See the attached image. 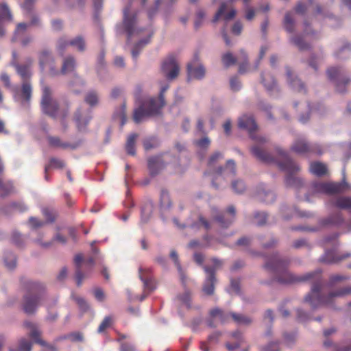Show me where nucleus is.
Segmentation results:
<instances>
[{
  "mask_svg": "<svg viewBox=\"0 0 351 351\" xmlns=\"http://www.w3.org/2000/svg\"><path fill=\"white\" fill-rule=\"evenodd\" d=\"M206 276L202 285V291L206 295H213L215 291V287L217 282L215 271L208 266H203Z\"/></svg>",
  "mask_w": 351,
  "mask_h": 351,
  "instance_id": "14",
  "label": "nucleus"
},
{
  "mask_svg": "<svg viewBox=\"0 0 351 351\" xmlns=\"http://www.w3.org/2000/svg\"><path fill=\"white\" fill-rule=\"evenodd\" d=\"M91 119L90 110L87 108H80L75 114V121L80 131L85 129Z\"/></svg>",
  "mask_w": 351,
  "mask_h": 351,
  "instance_id": "20",
  "label": "nucleus"
},
{
  "mask_svg": "<svg viewBox=\"0 0 351 351\" xmlns=\"http://www.w3.org/2000/svg\"><path fill=\"white\" fill-rule=\"evenodd\" d=\"M188 80L193 79L202 80L206 74L204 66L197 62V57L195 56L194 60L187 65Z\"/></svg>",
  "mask_w": 351,
  "mask_h": 351,
  "instance_id": "17",
  "label": "nucleus"
},
{
  "mask_svg": "<svg viewBox=\"0 0 351 351\" xmlns=\"http://www.w3.org/2000/svg\"><path fill=\"white\" fill-rule=\"evenodd\" d=\"M348 256L349 254H346L341 258H339L336 256L334 249L327 250H326L325 254L320 258V261L326 263H332Z\"/></svg>",
  "mask_w": 351,
  "mask_h": 351,
  "instance_id": "39",
  "label": "nucleus"
},
{
  "mask_svg": "<svg viewBox=\"0 0 351 351\" xmlns=\"http://www.w3.org/2000/svg\"><path fill=\"white\" fill-rule=\"evenodd\" d=\"M289 261L278 254H274L265 263V267L277 275L280 283H293L309 280L319 274V271L308 272L302 276H296L287 269Z\"/></svg>",
  "mask_w": 351,
  "mask_h": 351,
  "instance_id": "2",
  "label": "nucleus"
},
{
  "mask_svg": "<svg viewBox=\"0 0 351 351\" xmlns=\"http://www.w3.org/2000/svg\"><path fill=\"white\" fill-rule=\"evenodd\" d=\"M351 51L350 44H345L335 52V56L339 59H346L349 57Z\"/></svg>",
  "mask_w": 351,
  "mask_h": 351,
  "instance_id": "49",
  "label": "nucleus"
},
{
  "mask_svg": "<svg viewBox=\"0 0 351 351\" xmlns=\"http://www.w3.org/2000/svg\"><path fill=\"white\" fill-rule=\"evenodd\" d=\"M28 27V25L25 23H21L17 25L16 29L14 32V36L12 38V41H16L19 40L25 32Z\"/></svg>",
  "mask_w": 351,
  "mask_h": 351,
  "instance_id": "54",
  "label": "nucleus"
},
{
  "mask_svg": "<svg viewBox=\"0 0 351 351\" xmlns=\"http://www.w3.org/2000/svg\"><path fill=\"white\" fill-rule=\"evenodd\" d=\"M261 351H280L278 342H271L261 348Z\"/></svg>",
  "mask_w": 351,
  "mask_h": 351,
  "instance_id": "64",
  "label": "nucleus"
},
{
  "mask_svg": "<svg viewBox=\"0 0 351 351\" xmlns=\"http://www.w3.org/2000/svg\"><path fill=\"white\" fill-rule=\"evenodd\" d=\"M230 317L238 324H249L252 322L250 317L243 315L234 313L230 315H225L220 308H214L210 312V317L207 320V324L210 328H215L218 323L224 324L227 322Z\"/></svg>",
  "mask_w": 351,
  "mask_h": 351,
  "instance_id": "6",
  "label": "nucleus"
},
{
  "mask_svg": "<svg viewBox=\"0 0 351 351\" xmlns=\"http://www.w3.org/2000/svg\"><path fill=\"white\" fill-rule=\"evenodd\" d=\"M170 257L173 259L174 263H175V265L177 267V269L180 274V278L182 280V281L184 282V273H183V271L182 269V267H181V265L179 263V259H178V255L176 252V250H171V252H170Z\"/></svg>",
  "mask_w": 351,
  "mask_h": 351,
  "instance_id": "53",
  "label": "nucleus"
},
{
  "mask_svg": "<svg viewBox=\"0 0 351 351\" xmlns=\"http://www.w3.org/2000/svg\"><path fill=\"white\" fill-rule=\"evenodd\" d=\"M309 171L313 175L321 177L327 174L328 169L326 165L319 162H311Z\"/></svg>",
  "mask_w": 351,
  "mask_h": 351,
  "instance_id": "36",
  "label": "nucleus"
},
{
  "mask_svg": "<svg viewBox=\"0 0 351 351\" xmlns=\"http://www.w3.org/2000/svg\"><path fill=\"white\" fill-rule=\"evenodd\" d=\"M113 322V319L110 316L106 317L98 327V332H103L106 328H109Z\"/></svg>",
  "mask_w": 351,
  "mask_h": 351,
  "instance_id": "58",
  "label": "nucleus"
},
{
  "mask_svg": "<svg viewBox=\"0 0 351 351\" xmlns=\"http://www.w3.org/2000/svg\"><path fill=\"white\" fill-rule=\"evenodd\" d=\"M44 233L42 232H38V237L34 239V242L39 245L40 247L43 248H49L50 247L53 242L58 241L59 243H61L62 244H65L66 243V239L65 237L62 236L60 233H57L54 235L53 239L51 241L43 242V237H44Z\"/></svg>",
  "mask_w": 351,
  "mask_h": 351,
  "instance_id": "24",
  "label": "nucleus"
},
{
  "mask_svg": "<svg viewBox=\"0 0 351 351\" xmlns=\"http://www.w3.org/2000/svg\"><path fill=\"white\" fill-rule=\"evenodd\" d=\"M236 209L232 205L229 206L226 212L219 213L217 208H213L212 217L214 221L219 223L222 228H227L230 226L235 219Z\"/></svg>",
  "mask_w": 351,
  "mask_h": 351,
  "instance_id": "11",
  "label": "nucleus"
},
{
  "mask_svg": "<svg viewBox=\"0 0 351 351\" xmlns=\"http://www.w3.org/2000/svg\"><path fill=\"white\" fill-rule=\"evenodd\" d=\"M41 109L43 113L53 117L64 118L68 114V108H62L53 96L52 89L47 85H42Z\"/></svg>",
  "mask_w": 351,
  "mask_h": 351,
  "instance_id": "5",
  "label": "nucleus"
},
{
  "mask_svg": "<svg viewBox=\"0 0 351 351\" xmlns=\"http://www.w3.org/2000/svg\"><path fill=\"white\" fill-rule=\"evenodd\" d=\"M76 67V61L73 56H69L64 58L60 69V74L65 75L72 73Z\"/></svg>",
  "mask_w": 351,
  "mask_h": 351,
  "instance_id": "32",
  "label": "nucleus"
},
{
  "mask_svg": "<svg viewBox=\"0 0 351 351\" xmlns=\"http://www.w3.org/2000/svg\"><path fill=\"white\" fill-rule=\"evenodd\" d=\"M261 83L270 95H275L278 92L276 80L269 73L264 72L261 74Z\"/></svg>",
  "mask_w": 351,
  "mask_h": 351,
  "instance_id": "23",
  "label": "nucleus"
},
{
  "mask_svg": "<svg viewBox=\"0 0 351 351\" xmlns=\"http://www.w3.org/2000/svg\"><path fill=\"white\" fill-rule=\"evenodd\" d=\"M221 59L223 64L226 67L233 65L237 61V59L233 56V55L229 52L223 54Z\"/></svg>",
  "mask_w": 351,
  "mask_h": 351,
  "instance_id": "59",
  "label": "nucleus"
},
{
  "mask_svg": "<svg viewBox=\"0 0 351 351\" xmlns=\"http://www.w3.org/2000/svg\"><path fill=\"white\" fill-rule=\"evenodd\" d=\"M32 342L22 338L19 342L17 348H10V351H31L32 350Z\"/></svg>",
  "mask_w": 351,
  "mask_h": 351,
  "instance_id": "48",
  "label": "nucleus"
},
{
  "mask_svg": "<svg viewBox=\"0 0 351 351\" xmlns=\"http://www.w3.org/2000/svg\"><path fill=\"white\" fill-rule=\"evenodd\" d=\"M290 41L301 51L306 50L309 48V45L304 41L302 35L292 36L290 38Z\"/></svg>",
  "mask_w": 351,
  "mask_h": 351,
  "instance_id": "42",
  "label": "nucleus"
},
{
  "mask_svg": "<svg viewBox=\"0 0 351 351\" xmlns=\"http://www.w3.org/2000/svg\"><path fill=\"white\" fill-rule=\"evenodd\" d=\"M171 206L169 193L166 190H161L160 194V206L162 211L169 209Z\"/></svg>",
  "mask_w": 351,
  "mask_h": 351,
  "instance_id": "44",
  "label": "nucleus"
},
{
  "mask_svg": "<svg viewBox=\"0 0 351 351\" xmlns=\"http://www.w3.org/2000/svg\"><path fill=\"white\" fill-rule=\"evenodd\" d=\"M84 264L86 267L85 271H84V274L86 276L84 279H86L89 276L92 271L93 267L95 265V259L93 257H90L84 263Z\"/></svg>",
  "mask_w": 351,
  "mask_h": 351,
  "instance_id": "61",
  "label": "nucleus"
},
{
  "mask_svg": "<svg viewBox=\"0 0 351 351\" xmlns=\"http://www.w3.org/2000/svg\"><path fill=\"white\" fill-rule=\"evenodd\" d=\"M83 256L82 254H77L75 256V263L76 265L75 269V280L77 286H80L83 280H84V277L86 276L84 274V271L82 269L81 263L83 261Z\"/></svg>",
  "mask_w": 351,
  "mask_h": 351,
  "instance_id": "31",
  "label": "nucleus"
},
{
  "mask_svg": "<svg viewBox=\"0 0 351 351\" xmlns=\"http://www.w3.org/2000/svg\"><path fill=\"white\" fill-rule=\"evenodd\" d=\"M138 21L136 14L130 12V6L123 10V25L125 32L128 34V40L134 36L140 35L144 29L137 26Z\"/></svg>",
  "mask_w": 351,
  "mask_h": 351,
  "instance_id": "9",
  "label": "nucleus"
},
{
  "mask_svg": "<svg viewBox=\"0 0 351 351\" xmlns=\"http://www.w3.org/2000/svg\"><path fill=\"white\" fill-rule=\"evenodd\" d=\"M3 263L8 269L12 270L16 267V258L12 252H6L3 256Z\"/></svg>",
  "mask_w": 351,
  "mask_h": 351,
  "instance_id": "45",
  "label": "nucleus"
},
{
  "mask_svg": "<svg viewBox=\"0 0 351 351\" xmlns=\"http://www.w3.org/2000/svg\"><path fill=\"white\" fill-rule=\"evenodd\" d=\"M231 189L237 194H241L245 191L247 186L241 178H235L231 182Z\"/></svg>",
  "mask_w": 351,
  "mask_h": 351,
  "instance_id": "43",
  "label": "nucleus"
},
{
  "mask_svg": "<svg viewBox=\"0 0 351 351\" xmlns=\"http://www.w3.org/2000/svg\"><path fill=\"white\" fill-rule=\"evenodd\" d=\"M295 19L291 12H287L284 18L283 27L289 33H293L295 30Z\"/></svg>",
  "mask_w": 351,
  "mask_h": 351,
  "instance_id": "41",
  "label": "nucleus"
},
{
  "mask_svg": "<svg viewBox=\"0 0 351 351\" xmlns=\"http://www.w3.org/2000/svg\"><path fill=\"white\" fill-rule=\"evenodd\" d=\"M286 73L288 83L294 90L298 92H306L304 84L297 77V76L294 75L290 69H287Z\"/></svg>",
  "mask_w": 351,
  "mask_h": 351,
  "instance_id": "29",
  "label": "nucleus"
},
{
  "mask_svg": "<svg viewBox=\"0 0 351 351\" xmlns=\"http://www.w3.org/2000/svg\"><path fill=\"white\" fill-rule=\"evenodd\" d=\"M28 288L32 293L25 295L24 298L25 304L23 307H36L43 305V296L36 293H41L44 291L45 289V285L39 282L29 281L28 282Z\"/></svg>",
  "mask_w": 351,
  "mask_h": 351,
  "instance_id": "8",
  "label": "nucleus"
},
{
  "mask_svg": "<svg viewBox=\"0 0 351 351\" xmlns=\"http://www.w3.org/2000/svg\"><path fill=\"white\" fill-rule=\"evenodd\" d=\"M13 186L10 182H3L0 179V196L4 197L12 191Z\"/></svg>",
  "mask_w": 351,
  "mask_h": 351,
  "instance_id": "51",
  "label": "nucleus"
},
{
  "mask_svg": "<svg viewBox=\"0 0 351 351\" xmlns=\"http://www.w3.org/2000/svg\"><path fill=\"white\" fill-rule=\"evenodd\" d=\"M322 282L319 280H317L312 285L311 291L305 296V302L314 306L328 305L331 304L335 298L351 292V287H349L338 291H331L327 295H322Z\"/></svg>",
  "mask_w": 351,
  "mask_h": 351,
  "instance_id": "4",
  "label": "nucleus"
},
{
  "mask_svg": "<svg viewBox=\"0 0 351 351\" xmlns=\"http://www.w3.org/2000/svg\"><path fill=\"white\" fill-rule=\"evenodd\" d=\"M238 125L240 128L246 130L250 137L258 143L251 149L252 153L255 157L266 163H275L281 170L287 173L285 178L287 185L295 188L302 186L303 184L302 179L293 175L298 172L300 168L285 151L281 148H277L276 149V156L274 157L266 152L261 146V144L267 142V139L264 136L254 135V133L257 130L258 126L252 116L246 114L241 116L239 119Z\"/></svg>",
  "mask_w": 351,
  "mask_h": 351,
  "instance_id": "1",
  "label": "nucleus"
},
{
  "mask_svg": "<svg viewBox=\"0 0 351 351\" xmlns=\"http://www.w3.org/2000/svg\"><path fill=\"white\" fill-rule=\"evenodd\" d=\"M146 38L140 40L133 47L132 50V56L134 60H136L141 51V49L149 43L150 38L152 35L149 32L147 33Z\"/></svg>",
  "mask_w": 351,
  "mask_h": 351,
  "instance_id": "35",
  "label": "nucleus"
},
{
  "mask_svg": "<svg viewBox=\"0 0 351 351\" xmlns=\"http://www.w3.org/2000/svg\"><path fill=\"white\" fill-rule=\"evenodd\" d=\"M139 278L143 282L145 293H151L156 288V282L151 274V269L147 267H139Z\"/></svg>",
  "mask_w": 351,
  "mask_h": 351,
  "instance_id": "15",
  "label": "nucleus"
},
{
  "mask_svg": "<svg viewBox=\"0 0 351 351\" xmlns=\"http://www.w3.org/2000/svg\"><path fill=\"white\" fill-rule=\"evenodd\" d=\"M1 210L4 214L10 215L14 212H25L27 210V206L21 202H11L1 206Z\"/></svg>",
  "mask_w": 351,
  "mask_h": 351,
  "instance_id": "28",
  "label": "nucleus"
},
{
  "mask_svg": "<svg viewBox=\"0 0 351 351\" xmlns=\"http://www.w3.org/2000/svg\"><path fill=\"white\" fill-rule=\"evenodd\" d=\"M161 71L168 80L175 79L180 72V67L175 58L169 56L165 60L161 66Z\"/></svg>",
  "mask_w": 351,
  "mask_h": 351,
  "instance_id": "13",
  "label": "nucleus"
},
{
  "mask_svg": "<svg viewBox=\"0 0 351 351\" xmlns=\"http://www.w3.org/2000/svg\"><path fill=\"white\" fill-rule=\"evenodd\" d=\"M328 79L335 83L337 90L339 93L345 92V86L348 83V79L344 75V70L341 67L332 66L327 70Z\"/></svg>",
  "mask_w": 351,
  "mask_h": 351,
  "instance_id": "12",
  "label": "nucleus"
},
{
  "mask_svg": "<svg viewBox=\"0 0 351 351\" xmlns=\"http://www.w3.org/2000/svg\"><path fill=\"white\" fill-rule=\"evenodd\" d=\"M32 96V86L27 82H24L21 90L16 93L14 98L19 101L22 106H27Z\"/></svg>",
  "mask_w": 351,
  "mask_h": 351,
  "instance_id": "22",
  "label": "nucleus"
},
{
  "mask_svg": "<svg viewBox=\"0 0 351 351\" xmlns=\"http://www.w3.org/2000/svg\"><path fill=\"white\" fill-rule=\"evenodd\" d=\"M154 205L152 201L148 200L145 202L141 210V223H146L149 220L153 213Z\"/></svg>",
  "mask_w": 351,
  "mask_h": 351,
  "instance_id": "33",
  "label": "nucleus"
},
{
  "mask_svg": "<svg viewBox=\"0 0 351 351\" xmlns=\"http://www.w3.org/2000/svg\"><path fill=\"white\" fill-rule=\"evenodd\" d=\"M332 204L339 208L348 210L351 212V197H337L332 201Z\"/></svg>",
  "mask_w": 351,
  "mask_h": 351,
  "instance_id": "38",
  "label": "nucleus"
},
{
  "mask_svg": "<svg viewBox=\"0 0 351 351\" xmlns=\"http://www.w3.org/2000/svg\"><path fill=\"white\" fill-rule=\"evenodd\" d=\"M229 292L231 294L239 295L240 293V282L239 280L231 279Z\"/></svg>",
  "mask_w": 351,
  "mask_h": 351,
  "instance_id": "63",
  "label": "nucleus"
},
{
  "mask_svg": "<svg viewBox=\"0 0 351 351\" xmlns=\"http://www.w3.org/2000/svg\"><path fill=\"white\" fill-rule=\"evenodd\" d=\"M223 154L221 152H214L208 159V165L209 167H213L216 162H217L219 160L223 159Z\"/></svg>",
  "mask_w": 351,
  "mask_h": 351,
  "instance_id": "57",
  "label": "nucleus"
},
{
  "mask_svg": "<svg viewBox=\"0 0 351 351\" xmlns=\"http://www.w3.org/2000/svg\"><path fill=\"white\" fill-rule=\"evenodd\" d=\"M169 88V85H162L158 98L150 97L145 99L141 106L134 110L133 120L136 123H140L149 117L154 116L160 112L165 105L164 93Z\"/></svg>",
  "mask_w": 351,
  "mask_h": 351,
  "instance_id": "3",
  "label": "nucleus"
},
{
  "mask_svg": "<svg viewBox=\"0 0 351 351\" xmlns=\"http://www.w3.org/2000/svg\"><path fill=\"white\" fill-rule=\"evenodd\" d=\"M175 304L178 306L189 307L192 305L191 292L185 291L184 293L178 294L175 298Z\"/></svg>",
  "mask_w": 351,
  "mask_h": 351,
  "instance_id": "34",
  "label": "nucleus"
},
{
  "mask_svg": "<svg viewBox=\"0 0 351 351\" xmlns=\"http://www.w3.org/2000/svg\"><path fill=\"white\" fill-rule=\"evenodd\" d=\"M168 157V154H165L151 157L148 159L147 166L152 176H156L164 168L165 164L169 161Z\"/></svg>",
  "mask_w": 351,
  "mask_h": 351,
  "instance_id": "16",
  "label": "nucleus"
},
{
  "mask_svg": "<svg viewBox=\"0 0 351 351\" xmlns=\"http://www.w3.org/2000/svg\"><path fill=\"white\" fill-rule=\"evenodd\" d=\"M236 13V10L232 8H229L228 3L223 2L218 11L216 12L213 19V22L216 23L220 18H223L225 21L228 22L234 19Z\"/></svg>",
  "mask_w": 351,
  "mask_h": 351,
  "instance_id": "19",
  "label": "nucleus"
},
{
  "mask_svg": "<svg viewBox=\"0 0 351 351\" xmlns=\"http://www.w3.org/2000/svg\"><path fill=\"white\" fill-rule=\"evenodd\" d=\"M24 326L30 330L29 336L36 343L47 348L51 351H55V348L53 346L48 344L40 339V332L34 323L25 322Z\"/></svg>",
  "mask_w": 351,
  "mask_h": 351,
  "instance_id": "21",
  "label": "nucleus"
},
{
  "mask_svg": "<svg viewBox=\"0 0 351 351\" xmlns=\"http://www.w3.org/2000/svg\"><path fill=\"white\" fill-rule=\"evenodd\" d=\"M64 167V162L62 160L53 158L50 160L49 164L45 166V171L47 173L51 168H62Z\"/></svg>",
  "mask_w": 351,
  "mask_h": 351,
  "instance_id": "56",
  "label": "nucleus"
},
{
  "mask_svg": "<svg viewBox=\"0 0 351 351\" xmlns=\"http://www.w3.org/2000/svg\"><path fill=\"white\" fill-rule=\"evenodd\" d=\"M216 174V179L217 177H222L223 178H232L235 175L236 168L235 162L233 160H228L224 167H219L215 171Z\"/></svg>",
  "mask_w": 351,
  "mask_h": 351,
  "instance_id": "25",
  "label": "nucleus"
},
{
  "mask_svg": "<svg viewBox=\"0 0 351 351\" xmlns=\"http://www.w3.org/2000/svg\"><path fill=\"white\" fill-rule=\"evenodd\" d=\"M47 69H48V74L50 76L55 77L60 74V70L56 66L55 59L47 66Z\"/></svg>",
  "mask_w": 351,
  "mask_h": 351,
  "instance_id": "62",
  "label": "nucleus"
},
{
  "mask_svg": "<svg viewBox=\"0 0 351 351\" xmlns=\"http://www.w3.org/2000/svg\"><path fill=\"white\" fill-rule=\"evenodd\" d=\"M291 149L298 154H305L308 153L322 154L323 153L320 145L309 143L304 136L297 138L293 141Z\"/></svg>",
  "mask_w": 351,
  "mask_h": 351,
  "instance_id": "10",
  "label": "nucleus"
},
{
  "mask_svg": "<svg viewBox=\"0 0 351 351\" xmlns=\"http://www.w3.org/2000/svg\"><path fill=\"white\" fill-rule=\"evenodd\" d=\"M2 12L0 14V37H3L5 35V30L3 27L2 21L3 20L12 21V16L11 12L6 3L1 4Z\"/></svg>",
  "mask_w": 351,
  "mask_h": 351,
  "instance_id": "37",
  "label": "nucleus"
},
{
  "mask_svg": "<svg viewBox=\"0 0 351 351\" xmlns=\"http://www.w3.org/2000/svg\"><path fill=\"white\" fill-rule=\"evenodd\" d=\"M71 39H69L66 37H61L60 38L56 44L57 49L62 53L67 47L71 46L70 45Z\"/></svg>",
  "mask_w": 351,
  "mask_h": 351,
  "instance_id": "55",
  "label": "nucleus"
},
{
  "mask_svg": "<svg viewBox=\"0 0 351 351\" xmlns=\"http://www.w3.org/2000/svg\"><path fill=\"white\" fill-rule=\"evenodd\" d=\"M255 196L258 200L266 204L273 203L276 199L274 192L264 184H260L256 186Z\"/></svg>",
  "mask_w": 351,
  "mask_h": 351,
  "instance_id": "18",
  "label": "nucleus"
},
{
  "mask_svg": "<svg viewBox=\"0 0 351 351\" xmlns=\"http://www.w3.org/2000/svg\"><path fill=\"white\" fill-rule=\"evenodd\" d=\"M48 141L51 146L62 149H75V146L65 142H62L60 138L57 136H48Z\"/></svg>",
  "mask_w": 351,
  "mask_h": 351,
  "instance_id": "40",
  "label": "nucleus"
},
{
  "mask_svg": "<svg viewBox=\"0 0 351 351\" xmlns=\"http://www.w3.org/2000/svg\"><path fill=\"white\" fill-rule=\"evenodd\" d=\"M33 63V59L32 58H27L25 60V64H19L14 63L16 73L21 76L23 80L26 81L31 76V66Z\"/></svg>",
  "mask_w": 351,
  "mask_h": 351,
  "instance_id": "26",
  "label": "nucleus"
},
{
  "mask_svg": "<svg viewBox=\"0 0 351 351\" xmlns=\"http://www.w3.org/2000/svg\"><path fill=\"white\" fill-rule=\"evenodd\" d=\"M138 135L136 134H130L127 140L125 149L128 154L134 156L135 155V141Z\"/></svg>",
  "mask_w": 351,
  "mask_h": 351,
  "instance_id": "47",
  "label": "nucleus"
},
{
  "mask_svg": "<svg viewBox=\"0 0 351 351\" xmlns=\"http://www.w3.org/2000/svg\"><path fill=\"white\" fill-rule=\"evenodd\" d=\"M267 215L265 212H256L254 219L258 226H263L266 223Z\"/></svg>",
  "mask_w": 351,
  "mask_h": 351,
  "instance_id": "60",
  "label": "nucleus"
},
{
  "mask_svg": "<svg viewBox=\"0 0 351 351\" xmlns=\"http://www.w3.org/2000/svg\"><path fill=\"white\" fill-rule=\"evenodd\" d=\"M55 59L51 52L44 49L38 53V64L41 72H45L47 66Z\"/></svg>",
  "mask_w": 351,
  "mask_h": 351,
  "instance_id": "27",
  "label": "nucleus"
},
{
  "mask_svg": "<svg viewBox=\"0 0 351 351\" xmlns=\"http://www.w3.org/2000/svg\"><path fill=\"white\" fill-rule=\"evenodd\" d=\"M310 190L315 195L319 193L332 195L351 191V185L343 178L341 182H313L311 185Z\"/></svg>",
  "mask_w": 351,
  "mask_h": 351,
  "instance_id": "7",
  "label": "nucleus"
},
{
  "mask_svg": "<svg viewBox=\"0 0 351 351\" xmlns=\"http://www.w3.org/2000/svg\"><path fill=\"white\" fill-rule=\"evenodd\" d=\"M84 100L90 106H94L97 105L99 101L98 93L95 90H90L86 94Z\"/></svg>",
  "mask_w": 351,
  "mask_h": 351,
  "instance_id": "50",
  "label": "nucleus"
},
{
  "mask_svg": "<svg viewBox=\"0 0 351 351\" xmlns=\"http://www.w3.org/2000/svg\"><path fill=\"white\" fill-rule=\"evenodd\" d=\"M114 119H119L121 121V126H123L127 121L125 114V105L123 104L114 114Z\"/></svg>",
  "mask_w": 351,
  "mask_h": 351,
  "instance_id": "52",
  "label": "nucleus"
},
{
  "mask_svg": "<svg viewBox=\"0 0 351 351\" xmlns=\"http://www.w3.org/2000/svg\"><path fill=\"white\" fill-rule=\"evenodd\" d=\"M343 221V217L340 213H336L319 220V224L320 226H337L340 225Z\"/></svg>",
  "mask_w": 351,
  "mask_h": 351,
  "instance_id": "30",
  "label": "nucleus"
},
{
  "mask_svg": "<svg viewBox=\"0 0 351 351\" xmlns=\"http://www.w3.org/2000/svg\"><path fill=\"white\" fill-rule=\"evenodd\" d=\"M70 45L80 52L84 51L86 49V42L82 36H77L71 39Z\"/></svg>",
  "mask_w": 351,
  "mask_h": 351,
  "instance_id": "46",
  "label": "nucleus"
}]
</instances>
